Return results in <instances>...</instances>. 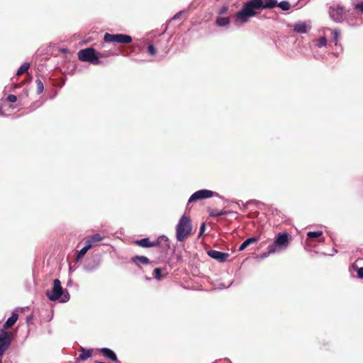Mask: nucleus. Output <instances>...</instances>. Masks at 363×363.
<instances>
[{
	"label": "nucleus",
	"instance_id": "1",
	"mask_svg": "<svg viewBox=\"0 0 363 363\" xmlns=\"http://www.w3.org/2000/svg\"><path fill=\"white\" fill-rule=\"evenodd\" d=\"M277 5V0H251L245 3L242 9L235 16L237 22L246 23L250 17L255 16L256 10L273 9Z\"/></svg>",
	"mask_w": 363,
	"mask_h": 363
},
{
	"label": "nucleus",
	"instance_id": "2",
	"mask_svg": "<svg viewBox=\"0 0 363 363\" xmlns=\"http://www.w3.org/2000/svg\"><path fill=\"white\" fill-rule=\"evenodd\" d=\"M46 296L52 301H59L61 303H66L69 300V293L63 291L61 282L57 279L54 280L52 289L46 292Z\"/></svg>",
	"mask_w": 363,
	"mask_h": 363
},
{
	"label": "nucleus",
	"instance_id": "3",
	"mask_svg": "<svg viewBox=\"0 0 363 363\" xmlns=\"http://www.w3.org/2000/svg\"><path fill=\"white\" fill-rule=\"evenodd\" d=\"M289 244V235L286 233H279L277 235L274 242L267 247L269 253H276L285 250Z\"/></svg>",
	"mask_w": 363,
	"mask_h": 363
},
{
	"label": "nucleus",
	"instance_id": "4",
	"mask_svg": "<svg viewBox=\"0 0 363 363\" xmlns=\"http://www.w3.org/2000/svg\"><path fill=\"white\" fill-rule=\"evenodd\" d=\"M176 237L177 240L183 241L191 233V221L186 216H182L177 225Z\"/></svg>",
	"mask_w": 363,
	"mask_h": 363
},
{
	"label": "nucleus",
	"instance_id": "5",
	"mask_svg": "<svg viewBox=\"0 0 363 363\" xmlns=\"http://www.w3.org/2000/svg\"><path fill=\"white\" fill-rule=\"evenodd\" d=\"M78 58L83 62H88L94 65L99 63V54L91 48L81 50L78 52Z\"/></svg>",
	"mask_w": 363,
	"mask_h": 363
},
{
	"label": "nucleus",
	"instance_id": "6",
	"mask_svg": "<svg viewBox=\"0 0 363 363\" xmlns=\"http://www.w3.org/2000/svg\"><path fill=\"white\" fill-rule=\"evenodd\" d=\"M104 40L106 43H118L122 44H128L132 42V38L125 34H110L106 33Z\"/></svg>",
	"mask_w": 363,
	"mask_h": 363
},
{
	"label": "nucleus",
	"instance_id": "7",
	"mask_svg": "<svg viewBox=\"0 0 363 363\" xmlns=\"http://www.w3.org/2000/svg\"><path fill=\"white\" fill-rule=\"evenodd\" d=\"M214 196H218V194L208 189H201L194 192L189 198V203H191L198 200L208 199Z\"/></svg>",
	"mask_w": 363,
	"mask_h": 363
},
{
	"label": "nucleus",
	"instance_id": "8",
	"mask_svg": "<svg viewBox=\"0 0 363 363\" xmlns=\"http://www.w3.org/2000/svg\"><path fill=\"white\" fill-rule=\"evenodd\" d=\"M329 13L331 18L335 22H342L345 18V11L340 6L330 7Z\"/></svg>",
	"mask_w": 363,
	"mask_h": 363
},
{
	"label": "nucleus",
	"instance_id": "9",
	"mask_svg": "<svg viewBox=\"0 0 363 363\" xmlns=\"http://www.w3.org/2000/svg\"><path fill=\"white\" fill-rule=\"evenodd\" d=\"M11 341L9 333L6 331L1 330L0 333V357H2L6 350L10 346Z\"/></svg>",
	"mask_w": 363,
	"mask_h": 363
},
{
	"label": "nucleus",
	"instance_id": "10",
	"mask_svg": "<svg viewBox=\"0 0 363 363\" xmlns=\"http://www.w3.org/2000/svg\"><path fill=\"white\" fill-rule=\"evenodd\" d=\"M311 28V21H298L294 25L293 30L297 33H306Z\"/></svg>",
	"mask_w": 363,
	"mask_h": 363
},
{
	"label": "nucleus",
	"instance_id": "11",
	"mask_svg": "<svg viewBox=\"0 0 363 363\" xmlns=\"http://www.w3.org/2000/svg\"><path fill=\"white\" fill-rule=\"evenodd\" d=\"M208 255L211 258L218 261L219 262H224L229 257L227 252H223L215 250H210L207 252Z\"/></svg>",
	"mask_w": 363,
	"mask_h": 363
},
{
	"label": "nucleus",
	"instance_id": "12",
	"mask_svg": "<svg viewBox=\"0 0 363 363\" xmlns=\"http://www.w3.org/2000/svg\"><path fill=\"white\" fill-rule=\"evenodd\" d=\"M155 246H159L162 250H167L170 247V243L169 239L164 236H160L156 240L154 241Z\"/></svg>",
	"mask_w": 363,
	"mask_h": 363
},
{
	"label": "nucleus",
	"instance_id": "13",
	"mask_svg": "<svg viewBox=\"0 0 363 363\" xmlns=\"http://www.w3.org/2000/svg\"><path fill=\"white\" fill-rule=\"evenodd\" d=\"M18 318V315L17 313H13L12 315L7 319L1 330L6 331V330L12 327L17 321Z\"/></svg>",
	"mask_w": 363,
	"mask_h": 363
},
{
	"label": "nucleus",
	"instance_id": "14",
	"mask_svg": "<svg viewBox=\"0 0 363 363\" xmlns=\"http://www.w3.org/2000/svg\"><path fill=\"white\" fill-rule=\"evenodd\" d=\"M101 353L106 357L107 358L111 359L113 362H117L118 359L117 357L113 351L108 348H102L101 350Z\"/></svg>",
	"mask_w": 363,
	"mask_h": 363
},
{
	"label": "nucleus",
	"instance_id": "15",
	"mask_svg": "<svg viewBox=\"0 0 363 363\" xmlns=\"http://www.w3.org/2000/svg\"><path fill=\"white\" fill-rule=\"evenodd\" d=\"M135 243L142 247H155V244H154V241L151 242L149 238H143L141 240H138L135 242Z\"/></svg>",
	"mask_w": 363,
	"mask_h": 363
},
{
	"label": "nucleus",
	"instance_id": "16",
	"mask_svg": "<svg viewBox=\"0 0 363 363\" xmlns=\"http://www.w3.org/2000/svg\"><path fill=\"white\" fill-rule=\"evenodd\" d=\"M258 238H255V237H252V238H250L247 240H245L242 244L239 247V249L238 250L239 251H242L244 250L247 247H248L251 244H253V243H255L258 241Z\"/></svg>",
	"mask_w": 363,
	"mask_h": 363
},
{
	"label": "nucleus",
	"instance_id": "17",
	"mask_svg": "<svg viewBox=\"0 0 363 363\" xmlns=\"http://www.w3.org/2000/svg\"><path fill=\"white\" fill-rule=\"evenodd\" d=\"M91 352L90 350H86L84 348H82L81 353H80L79 357L77 358V361L78 362L79 360H85V359H88L89 357H91Z\"/></svg>",
	"mask_w": 363,
	"mask_h": 363
},
{
	"label": "nucleus",
	"instance_id": "18",
	"mask_svg": "<svg viewBox=\"0 0 363 363\" xmlns=\"http://www.w3.org/2000/svg\"><path fill=\"white\" fill-rule=\"evenodd\" d=\"M132 261L135 263L137 262H140L143 264H148L150 263V260L147 257L145 256H135L132 258Z\"/></svg>",
	"mask_w": 363,
	"mask_h": 363
},
{
	"label": "nucleus",
	"instance_id": "19",
	"mask_svg": "<svg viewBox=\"0 0 363 363\" xmlns=\"http://www.w3.org/2000/svg\"><path fill=\"white\" fill-rule=\"evenodd\" d=\"M30 67V64L28 62H25L18 68L16 74L18 76L21 75L22 74L26 72Z\"/></svg>",
	"mask_w": 363,
	"mask_h": 363
},
{
	"label": "nucleus",
	"instance_id": "20",
	"mask_svg": "<svg viewBox=\"0 0 363 363\" xmlns=\"http://www.w3.org/2000/svg\"><path fill=\"white\" fill-rule=\"evenodd\" d=\"M276 6L279 7L283 11H288V10H289L291 5H290L289 2L286 1H283L279 4L277 1V5L275 6V7Z\"/></svg>",
	"mask_w": 363,
	"mask_h": 363
},
{
	"label": "nucleus",
	"instance_id": "21",
	"mask_svg": "<svg viewBox=\"0 0 363 363\" xmlns=\"http://www.w3.org/2000/svg\"><path fill=\"white\" fill-rule=\"evenodd\" d=\"M230 20L228 17H218L216 20V23L220 26H224L229 23Z\"/></svg>",
	"mask_w": 363,
	"mask_h": 363
},
{
	"label": "nucleus",
	"instance_id": "22",
	"mask_svg": "<svg viewBox=\"0 0 363 363\" xmlns=\"http://www.w3.org/2000/svg\"><path fill=\"white\" fill-rule=\"evenodd\" d=\"M89 240L93 243L100 242L103 240V237L99 234H94L89 238Z\"/></svg>",
	"mask_w": 363,
	"mask_h": 363
},
{
	"label": "nucleus",
	"instance_id": "23",
	"mask_svg": "<svg viewBox=\"0 0 363 363\" xmlns=\"http://www.w3.org/2000/svg\"><path fill=\"white\" fill-rule=\"evenodd\" d=\"M323 235L322 231H310L307 233V236L309 238H318Z\"/></svg>",
	"mask_w": 363,
	"mask_h": 363
},
{
	"label": "nucleus",
	"instance_id": "24",
	"mask_svg": "<svg viewBox=\"0 0 363 363\" xmlns=\"http://www.w3.org/2000/svg\"><path fill=\"white\" fill-rule=\"evenodd\" d=\"M327 44V39L325 36L320 37L317 40L316 46L318 48H322L325 46Z\"/></svg>",
	"mask_w": 363,
	"mask_h": 363
},
{
	"label": "nucleus",
	"instance_id": "25",
	"mask_svg": "<svg viewBox=\"0 0 363 363\" xmlns=\"http://www.w3.org/2000/svg\"><path fill=\"white\" fill-rule=\"evenodd\" d=\"M36 85H37V93L41 94L44 90V85L41 80L36 79L35 81Z\"/></svg>",
	"mask_w": 363,
	"mask_h": 363
},
{
	"label": "nucleus",
	"instance_id": "26",
	"mask_svg": "<svg viewBox=\"0 0 363 363\" xmlns=\"http://www.w3.org/2000/svg\"><path fill=\"white\" fill-rule=\"evenodd\" d=\"M153 275L157 280L161 279V269L160 268H155L153 271Z\"/></svg>",
	"mask_w": 363,
	"mask_h": 363
},
{
	"label": "nucleus",
	"instance_id": "27",
	"mask_svg": "<svg viewBox=\"0 0 363 363\" xmlns=\"http://www.w3.org/2000/svg\"><path fill=\"white\" fill-rule=\"evenodd\" d=\"M332 33L333 35L335 44H337V40H338V38L340 35V32L337 30L335 29V30H332Z\"/></svg>",
	"mask_w": 363,
	"mask_h": 363
},
{
	"label": "nucleus",
	"instance_id": "28",
	"mask_svg": "<svg viewBox=\"0 0 363 363\" xmlns=\"http://www.w3.org/2000/svg\"><path fill=\"white\" fill-rule=\"evenodd\" d=\"M147 51L151 55H154L156 53V49L153 46V45H149L147 48Z\"/></svg>",
	"mask_w": 363,
	"mask_h": 363
},
{
	"label": "nucleus",
	"instance_id": "29",
	"mask_svg": "<svg viewBox=\"0 0 363 363\" xmlns=\"http://www.w3.org/2000/svg\"><path fill=\"white\" fill-rule=\"evenodd\" d=\"M87 251L88 250L83 247L81 249V250L79 252V253H78V255H77L78 259H80V258L83 257L85 255V254L86 253Z\"/></svg>",
	"mask_w": 363,
	"mask_h": 363
},
{
	"label": "nucleus",
	"instance_id": "30",
	"mask_svg": "<svg viewBox=\"0 0 363 363\" xmlns=\"http://www.w3.org/2000/svg\"><path fill=\"white\" fill-rule=\"evenodd\" d=\"M7 100L9 101V102H11V103H14L17 101V97L16 96L13 95V94H9L8 96H7Z\"/></svg>",
	"mask_w": 363,
	"mask_h": 363
},
{
	"label": "nucleus",
	"instance_id": "31",
	"mask_svg": "<svg viewBox=\"0 0 363 363\" xmlns=\"http://www.w3.org/2000/svg\"><path fill=\"white\" fill-rule=\"evenodd\" d=\"M354 8H355V9L360 11L361 12L363 13V1H360V2L357 3L355 5Z\"/></svg>",
	"mask_w": 363,
	"mask_h": 363
},
{
	"label": "nucleus",
	"instance_id": "32",
	"mask_svg": "<svg viewBox=\"0 0 363 363\" xmlns=\"http://www.w3.org/2000/svg\"><path fill=\"white\" fill-rule=\"evenodd\" d=\"M93 245L94 244L88 238L87 240L86 241V243H85V245L84 246V247L86 248L87 250H89L93 246Z\"/></svg>",
	"mask_w": 363,
	"mask_h": 363
},
{
	"label": "nucleus",
	"instance_id": "33",
	"mask_svg": "<svg viewBox=\"0 0 363 363\" xmlns=\"http://www.w3.org/2000/svg\"><path fill=\"white\" fill-rule=\"evenodd\" d=\"M225 211H220V212H217V213H212L211 214V216L213 217H218V216H222V215H225Z\"/></svg>",
	"mask_w": 363,
	"mask_h": 363
},
{
	"label": "nucleus",
	"instance_id": "34",
	"mask_svg": "<svg viewBox=\"0 0 363 363\" xmlns=\"http://www.w3.org/2000/svg\"><path fill=\"white\" fill-rule=\"evenodd\" d=\"M357 277L360 279L363 278V267H360L357 269Z\"/></svg>",
	"mask_w": 363,
	"mask_h": 363
},
{
	"label": "nucleus",
	"instance_id": "35",
	"mask_svg": "<svg viewBox=\"0 0 363 363\" xmlns=\"http://www.w3.org/2000/svg\"><path fill=\"white\" fill-rule=\"evenodd\" d=\"M271 254L272 253H269V250H267V252H263L260 255V257H261V259H265Z\"/></svg>",
	"mask_w": 363,
	"mask_h": 363
},
{
	"label": "nucleus",
	"instance_id": "36",
	"mask_svg": "<svg viewBox=\"0 0 363 363\" xmlns=\"http://www.w3.org/2000/svg\"><path fill=\"white\" fill-rule=\"evenodd\" d=\"M228 10V8L227 6H223L220 11H219V13L220 14H223V13H225Z\"/></svg>",
	"mask_w": 363,
	"mask_h": 363
},
{
	"label": "nucleus",
	"instance_id": "37",
	"mask_svg": "<svg viewBox=\"0 0 363 363\" xmlns=\"http://www.w3.org/2000/svg\"><path fill=\"white\" fill-rule=\"evenodd\" d=\"M184 13V11H180L177 13H176L173 18H172V20H177L180 18V16L182 15V13Z\"/></svg>",
	"mask_w": 363,
	"mask_h": 363
},
{
	"label": "nucleus",
	"instance_id": "38",
	"mask_svg": "<svg viewBox=\"0 0 363 363\" xmlns=\"http://www.w3.org/2000/svg\"><path fill=\"white\" fill-rule=\"evenodd\" d=\"M205 230V224L203 223L200 228V234H201Z\"/></svg>",
	"mask_w": 363,
	"mask_h": 363
},
{
	"label": "nucleus",
	"instance_id": "39",
	"mask_svg": "<svg viewBox=\"0 0 363 363\" xmlns=\"http://www.w3.org/2000/svg\"><path fill=\"white\" fill-rule=\"evenodd\" d=\"M230 285V284H229V285H228V286H224V285H223V286H222V287H221V288H228Z\"/></svg>",
	"mask_w": 363,
	"mask_h": 363
}]
</instances>
